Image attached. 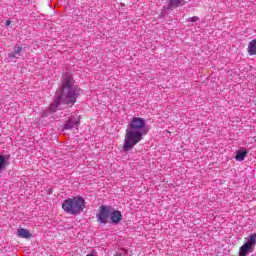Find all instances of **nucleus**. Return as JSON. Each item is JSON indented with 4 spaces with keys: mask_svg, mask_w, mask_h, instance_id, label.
<instances>
[{
    "mask_svg": "<svg viewBox=\"0 0 256 256\" xmlns=\"http://www.w3.org/2000/svg\"><path fill=\"white\" fill-rule=\"evenodd\" d=\"M81 116L73 117L71 116L69 120L66 122L64 129H79V121Z\"/></svg>",
    "mask_w": 256,
    "mask_h": 256,
    "instance_id": "nucleus-6",
    "label": "nucleus"
},
{
    "mask_svg": "<svg viewBox=\"0 0 256 256\" xmlns=\"http://www.w3.org/2000/svg\"><path fill=\"white\" fill-rule=\"evenodd\" d=\"M256 233L247 237V241L239 248V256H247L255 251Z\"/></svg>",
    "mask_w": 256,
    "mask_h": 256,
    "instance_id": "nucleus-4",
    "label": "nucleus"
},
{
    "mask_svg": "<svg viewBox=\"0 0 256 256\" xmlns=\"http://www.w3.org/2000/svg\"><path fill=\"white\" fill-rule=\"evenodd\" d=\"M247 150H245L244 148L239 149L236 152V156H235V160L236 161H245V157H247Z\"/></svg>",
    "mask_w": 256,
    "mask_h": 256,
    "instance_id": "nucleus-12",
    "label": "nucleus"
},
{
    "mask_svg": "<svg viewBox=\"0 0 256 256\" xmlns=\"http://www.w3.org/2000/svg\"><path fill=\"white\" fill-rule=\"evenodd\" d=\"M9 159H11V155H0V171L9 167Z\"/></svg>",
    "mask_w": 256,
    "mask_h": 256,
    "instance_id": "nucleus-11",
    "label": "nucleus"
},
{
    "mask_svg": "<svg viewBox=\"0 0 256 256\" xmlns=\"http://www.w3.org/2000/svg\"><path fill=\"white\" fill-rule=\"evenodd\" d=\"M81 89L78 86L73 85V76L66 73L62 77V86L59 92H56V98L50 106V113H55L57 109H61V105H68L73 107L77 102Z\"/></svg>",
    "mask_w": 256,
    "mask_h": 256,
    "instance_id": "nucleus-1",
    "label": "nucleus"
},
{
    "mask_svg": "<svg viewBox=\"0 0 256 256\" xmlns=\"http://www.w3.org/2000/svg\"><path fill=\"white\" fill-rule=\"evenodd\" d=\"M149 133V126L145 119L134 117L127 125L126 134L123 143L124 151H132L137 143L143 141V137Z\"/></svg>",
    "mask_w": 256,
    "mask_h": 256,
    "instance_id": "nucleus-2",
    "label": "nucleus"
},
{
    "mask_svg": "<svg viewBox=\"0 0 256 256\" xmlns=\"http://www.w3.org/2000/svg\"><path fill=\"white\" fill-rule=\"evenodd\" d=\"M98 223L107 225L109 217H111V206L102 205L99 214L96 215Z\"/></svg>",
    "mask_w": 256,
    "mask_h": 256,
    "instance_id": "nucleus-5",
    "label": "nucleus"
},
{
    "mask_svg": "<svg viewBox=\"0 0 256 256\" xmlns=\"http://www.w3.org/2000/svg\"><path fill=\"white\" fill-rule=\"evenodd\" d=\"M185 0H168L167 9H177V7H183Z\"/></svg>",
    "mask_w": 256,
    "mask_h": 256,
    "instance_id": "nucleus-10",
    "label": "nucleus"
},
{
    "mask_svg": "<svg viewBox=\"0 0 256 256\" xmlns=\"http://www.w3.org/2000/svg\"><path fill=\"white\" fill-rule=\"evenodd\" d=\"M16 235L21 239H31L33 237V234H31V232L25 228H19L16 232Z\"/></svg>",
    "mask_w": 256,
    "mask_h": 256,
    "instance_id": "nucleus-8",
    "label": "nucleus"
},
{
    "mask_svg": "<svg viewBox=\"0 0 256 256\" xmlns=\"http://www.w3.org/2000/svg\"><path fill=\"white\" fill-rule=\"evenodd\" d=\"M21 53H23V47L19 44H16L12 53L8 54L9 59L13 61V59H19L21 57Z\"/></svg>",
    "mask_w": 256,
    "mask_h": 256,
    "instance_id": "nucleus-7",
    "label": "nucleus"
},
{
    "mask_svg": "<svg viewBox=\"0 0 256 256\" xmlns=\"http://www.w3.org/2000/svg\"><path fill=\"white\" fill-rule=\"evenodd\" d=\"M62 209L68 215H79L83 213V209H85V199L81 196L68 198L63 201Z\"/></svg>",
    "mask_w": 256,
    "mask_h": 256,
    "instance_id": "nucleus-3",
    "label": "nucleus"
},
{
    "mask_svg": "<svg viewBox=\"0 0 256 256\" xmlns=\"http://www.w3.org/2000/svg\"><path fill=\"white\" fill-rule=\"evenodd\" d=\"M248 53L249 55H256V39L249 42Z\"/></svg>",
    "mask_w": 256,
    "mask_h": 256,
    "instance_id": "nucleus-13",
    "label": "nucleus"
},
{
    "mask_svg": "<svg viewBox=\"0 0 256 256\" xmlns=\"http://www.w3.org/2000/svg\"><path fill=\"white\" fill-rule=\"evenodd\" d=\"M11 25V20L6 21V26L9 27Z\"/></svg>",
    "mask_w": 256,
    "mask_h": 256,
    "instance_id": "nucleus-15",
    "label": "nucleus"
},
{
    "mask_svg": "<svg viewBox=\"0 0 256 256\" xmlns=\"http://www.w3.org/2000/svg\"><path fill=\"white\" fill-rule=\"evenodd\" d=\"M110 219L112 223H121V220L123 219V214H121V211L115 210L110 213Z\"/></svg>",
    "mask_w": 256,
    "mask_h": 256,
    "instance_id": "nucleus-9",
    "label": "nucleus"
},
{
    "mask_svg": "<svg viewBox=\"0 0 256 256\" xmlns=\"http://www.w3.org/2000/svg\"><path fill=\"white\" fill-rule=\"evenodd\" d=\"M114 256H123L122 253H116Z\"/></svg>",
    "mask_w": 256,
    "mask_h": 256,
    "instance_id": "nucleus-16",
    "label": "nucleus"
},
{
    "mask_svg": "<svg viewBox=\"0 0 256 256\" xmlns=\"http://www.w3.org/2000/svg\"><path fill=\"white\" fill-rule=\"evenodd\" d=\"M188 23H197V21H199V17L194 16V17H190L187 18Z\"/></svg>",
    "mask_w": 256,
    "mask_h": 256,
    "instance_id": "nucleus-14",
    "label": "nucleus"
}]
</instances>
